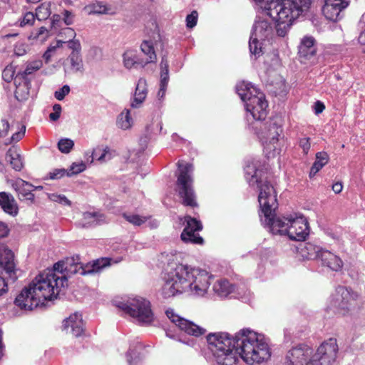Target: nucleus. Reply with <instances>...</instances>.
I'll return each mask as SVG.
<instances>
[{
  "label": "nucleus",
  "mask_w": 365,
  "mask_h": 365,
  "mask_svg": "<svg viewBox=\"0 0 365 365\" xmlns=\"http://www.w3.org/2000/svg\"><path fill=\"white\" fill-rule=\"evenodd\" d=\"M207 341L217 363L220 365H235L237 355L250 365L259 364L271 356L267 339L249 329L240 330L234 337L228 333L209 334Z\"/></svg>",
  "instance_id": "1"
},
{
  "label": "nucleus",
  "mask_w": 365,
  "mask_h": 365,
  "mask_svg": "<svg viewBox=\"0 0 365 365\" xmlns=\"http://www.w3.org/2000/svg\"><path fill=\"white\" fill-rule=\"evenodd\" d=\"M258 201L262 215V224L274 235H287L292 240L304 241L308 236L309 229L307 219L301 214L292 213L287 216L276 217L278 207L276 192L267 182L259 186Z\"/></svg>",
  "instance_id": "2"
},
{
  "label": "nucleus",
  "mask_w": 365,
  "mask_h": 365,
  "mask_svg": "<svg viewBox=\"0 0 365 365\" xmlns=\"http://www.w3.org/2000/svg\"><path fill=\"white\" fill-rule=\"evenodd\" d=\"M212 275L206 270L187 264H175L164 277L162 294L165 298L187 292L194 297H204L211 284Z\"/></svg>",
  "instance_id": "3"
},
{
  "label": "nucleus",
  "mask_w": 365,
  "mask_h": 365,
  "mask_svg": "<svg viewBox=\"0 0 365 365\" xmlns=\"http://www.w3.org/2000/svg\"><path fill=\"white\" fill-rule=\"evenodd\" d=\"M264 14L277 22L276 31L284 37L293 22L309 11L312 0H254Z\"/></svg>",
  "instance_id": "4"
},
{
  "label": "nucleus",
  "mask_w": 365,
  "mask_h": 365,
  "mask_svg": "<svg viewBox=\"0 0 365 365\" xmlns=\"http://www.w3.org/2000/svg\"><path fill=\"white\" fill-rule=\"evenodd\" d=\"M56 279L53 271L40 273L17 295L15 305L22 310L31 311L44 305L46 301L56 298Z\"/></svg>",
  "instance_id": "5"
},
{
  "label": "nucleus",
  "mask_w": 365,
  "mask_h": 365,
  "mask_svg": "<svg viewBox=\"0 0 365 365\" xmlns=\"http://www.w3.org/2000/svg\"><path fill=\"white\" fill-rule=\"evenodd\" d=\"M236 91L245 103L247 114H250L254 120L261 121L265 119L268 103L262 93L252 84L245 81L237 84ZM247 119L250 120L248 115Z\"/></svg>",
  "instance_id": "6"
},
{
  "label": "nucleus",
  "mask_w": 365,
  "mask_h": 365,
  "mask_svg": "<svg viewBox=\"0 0 365 365\" xmlns=\"http://www.w3.org/2000/svg\"><path fill=\"white\" fill-rule=\"evenodd\" d=\"M115 305L129 314L142 326L155 325V318L150 303L141 297H130L125 300L115 301Z\"/></svg>",
  "instance_id": "7"
},
{
  "label": "nucleus",
  "mask_w": 365,
  "mask_h": 365,
  "mask_svg": "<svg viewBox=\"0 0 365 365\" xmlns=\"http://www.w3.org/2000/svg\"><path fill=\"white\" fill-rule=\"evenodd\" d=\"M179 174L177 179V185L182 203L186 206L195 207L197 205L195 193L192 187L193 165L184 161L178 163Z\"/></svg>",
  "instance_id": "8"
},
{
  "label": "nucleus",
  "mask_w": 365,
  "mask_h": 365,
  "mask_svg": "<svg viewBox=\"0 0 365 365\" xmlns=\"http://www.w3.org/2000/svg\"><path fill=\"white\" fill-rule=\"evenodd\" d=\"M358 294L350 289L339 286L331 295L327 310L333 313L346 315L356 306Z\"/></svg>",
  "instance_id": "9"
},
{
  "label": "nucleus",
  "mask_w": 365,
  "mask_h": 365,
  "mask_svg": "<svg viewBox=\"0 0 365 365\" xmlns=\"http://www.w3.org/2000/svg\"><path fill=\"white\" fill-rule=\"evenodd\" d=\"M282 132V119L279 117L271 118L261 127V130L257 135L267 154L274 155L279 136Z\"/></svg>",
  "instance_id": "10"
},
{
  "label": "nucleus",
  "mask_w": 365,
  "mask_h": 365,
  "mask_svg": "<svg viewBox=\"0 0 365 365\" xmlns=\"http://www.w3.org/2000/svg\"><path fill=\"white\" fill-rule=\"evenodd\" d=\"M78 260V257H76V259L72 257L66 261L65 274L66 277L75 274L84 275L96 273L110 264V259L106 257L93 260L84 265L79 263Z\"/></svg>",
  "instance_id": "11"
},
{
  "label": "nucleus",
  "mask_w": 365,
  "mask_h": 365,
  "mask_svg": "<svg viewBox=\"0 0 365 365\" xmlns=\"http://www.w3.org/2000/svg\"><path fill=\"white\" fill-rule=\"evenodd\" d=\"M272 26L267 20L259 18L256 20L249 42L250 51L252 55L259 56L262 53V43L263 41L272 34Z\"/></svg>",
  "instance_id": "12"
},
{
  "label": "nucleus",
  "mask_w": 365,
  "mask_h": 365,
  "mask_svg": "<svg viewBox=\"0 0 365 365\" xmlns=\"http://www.w3.org/2000/svg\"><path fill=\"white\" fill-rule=\"evenodd\" d=\"M338 350L336 340L329 339L318 347L314 354H312L311 365H334Z\"/></svg>",
  "instance_id": "13"
},
{
  "label": "nucleus",
  "mask_w": 365,
  "mask_h": 365,
  "mask_svg": "<svg viewBox=\"0 0 365 365\" xmlns=\"http://www.w3.org/2000/svg\"><path fill=\"white\" fill-rule=\"evenodd\" d=\"M313 350L305 344H299L288 351L285 365H311Z\"/></svg>",
  "instance_id": "14"
},
{
  "label": "nucleus",
  "mask_w": 365,
  "mask_h": 365,
  "mask_svg": "<svg viewBox=\"0 0 365 365\" xmlns=\"http://www.w3.org/2000/svg\"><path fill=\"white\" fill-rule=\"evenodd\" d=\"M42 66V61L40 60L32 61L27 65L24 71L19 72L15 76L14 85L16 86V95L19 93H29L30 88V79L28 78V76L32 74L34 71L39 70Z\"/></svg>",
  "instance_id": "15"
},
{
  "label": "nucleus",
  "mask_w": 365,
  "mask_h": 365,
  "mask_svg": "<svg viewBox=\"0 0 365 365\" xmlns=\"http://www.w3.org/2000/svg\"><path fill=\"white\" fill-rule=\"evenodd\" d=\"M185 221L186 226L181 233V240L185 243L202 245L204 242L202 237L196 233L202 229L200 221L190 216L185 217Z\"/></svg>",
  "instance_id": "16"
},
{
  "label": "nucleus",
  "mask_w": 365,
  "mask_h": 365,
  "mask_svg": "<svg viewBox=\"0 0 365 365\" xmlns=\"http://www.w3.org/2000/svg\"><path fill=\"white\" fill-rule=\"evenodd\" d=\"M166 315L170 320L174 323L178 328L185 333L195 336H200L205 332V329L196 325L195 324L186 320L178 316L173 309H169L166 311Z\"/></svg>",
  "instance_id": "17"
},
{
  "label": "nucleus",
  "mask_w": 365,
  "mask_h": 365,
  "mask_svg": "<svg viewBox=\"0 0 365 365\" xmlns=\"http://www.w3.org/2000/svg\"><path fill=\"white\" fill-rule=\"evenodd\" d=\"M15 267L14 253L6 245L0 244V268L12 282L17 279Z\"/></svg>",
  "instance_id": "18"
},
{
  "label": "nucleus",
  "mask_w": 365,
  "mask_h": 365,
  "mask_svg": "<svg viewBox=\"0 0 365 365\" xmlns=\"http://www.w3.org/2000/svg\"><path fill=\"white\" fill-rule=\"evenodd\" d=\"M322 12L324 16L331 21H337L341 19V12L349 6L346 0H324Z\"/></svg>",
  "instance_id": "19"
},
{
  "label": "nucleus",
  "mask_w": 365,
  "mask_h": 365,
  "mask_svg": "<svg viewBox=\"0 0 365 365\" xmlns=\"http://www.w3.org/2000/svg\"><path fill=\"white\" fill-rule=\"evenodd\" d=\"M63 329L74 336H80L84 331L82 315L79 312L71 314L63 322Z\"/></svg>",
  "instance_id": "20"
},
{
  "label": "nucleus",
  "mask_w": 365,
  "mask_h": 365,
  "mask_svg": "<svg viewBox=\"0 0 365 365\" xmlns=\"http://www.w3.org/2000/svg\"><path fill=\"white\" fill-rule=\"evenodd\" d=\"M12 188L17 192L20 200H26L30 203L34 202V195L33 194V187L34 185L22 180L17 178L11 182Z\"/></svg>",
  "instance_id": "21"
},
{
  "label": "nucleus",
  "mask_w": 365,
  "mask_h": 365,
  "mask_svg": "<svg viewBox=\"0 0 365 365\" xmlns=\"http://www.w3.org/2000/svg\"><path fill=\"white\" fill-rule=\"evenodd\" d=\"M319 260L323 266L334 272L340 271L343 267L342 260L334 253L326 250L321 251Z\"/></svg>",
  "instance_id": "22"
},
{
  "label": "nucleus",
  "mask_w": 365,
  "mask_h": 365,
  "mask_svg": "<svg viewBox=\"0 0 365 365\" xmlns=\"http://www.w3.org/2000/svg\"><path fill=\"white\" fill-rule=\"evenodd\" d=\"M315 39L312 36H304L299 46V55L302 61L311 60L316 54Z\"/></svg>",
  "instance_id": "23"
},
{
  "label": "nucleus",
  "mask_w": 365,
  "mask_h": 365,
  "mask_svg": "<svg viewBox=\"0 0 365 365\" xmlns=\"http://www.w3.org/2000/svg\"><path fill=\"white\" fill-rule=\"evenodd\" d=\"M106 222V216L99 212H86L79 222L82 227H91Z\"/></svg>",
  "instance_id": "24"
},
{
  "label": "nucleus",
  "mask_w": 365,
  "mask_h": 365,
  "mask_svg": "<svg viewBox=\"0 0 365 365\" xmlns=\"http://www.w3.org/2000/svg\"><path fill=\"white\" fill-rule=\"evenodd\" d=\"M169 81L168 62L165 56L162 57L160 62V89L158 92L157 97L161 101L166 92L168 83Z\"/></svg>",
  "instance_id": "25"
},
{
  "label": "nucleus",
  "mask_w": 365,
  "mask_h": 365,
  "mask_svg": "<svg viewBox=\"0 0 365 365\" xmlns=\"http://www.w3.org/2000/svg\"><path fill=\"white\" fill-rule=\"evenodd\" d=\"M0 206L3 210L11 215H16L18 213V206L14 196L6 192H0Z\"/></svg>",
  "instance_id": "26"
},
{
  "label": "nucleus",
  "mask_w": 365,
  "mask_h": 365,
  "mask_svg": "<svg viewBox=\"0 0 365 365\" xmlns=\"http://www.w3.org/2000/svg\"><path fill=\"white\" fill-rule=\"evenodd\" d=\"M65 270H66V262L60 261L56 263L53 265V269H47L44 270L43 272H46L48 271H53L54 275L58 277V279H56L57 282V287L58 289L57 291V295L61 292V288L64 287V286L67 283V277L65 274Z\"/></svg>",
  "instance_id": "27"
},
{
  "label": "nucleus",
  "mask_w": 365,
  "mask_h": 365,
  "mask_svg": "<svg viewBox=\"0 0 365 365\" xmlns=\"http://www.w3.org/2000/svg\"><path fill=\"white\" fill-rule=\"evenodd\" d=\"M147 96L146 81L143 78H140L137 83L134 97L130 103L133 108H138L141 106Z\"/></svg>",
  "instance_id": "28"
},
{
  "label": "nucleus",
  "mask_w": 365,
  "mask_h": 365,
  "mask_svg": "<svg viewBox=\"0 0 365 365\" xmlns=\"http://www.w3.org/2000/svg\"><path fill=\"white\" fill-rule=\"evenodd\" d=\"M6 160L16 171H20L23 168L24 163L22 158L18 149L15 147L10 148L6 152Z\"/></svg>",
  "instance_id": "29"
},
{
  "label": "nucleus",
  "mask_w": 365,
  "mask_h": 365,
  "mask_svg": "<svg viewBox=\"0 0 365 365\" xmlns=\"http://www.w3.org/2000/svg\"><path fill=\"white\" fill-rule=\"evenodd\" d=\"M212 289L219 297H226L234 292L235 286L227 279H220L214 284Z\"/></svg>",
  "instance_id": "30"
},
{
  "label": "nucleus",
  "mask_w": 365,
  "mask_h": 365,
  "mask_svg": "<svg viewBox=\"0 0 365 365\" xmlns=\"http://www.w3.org/2000/svg\"><path fill=\"white\" fill-rule=\"evenodd\" d=\"M110 9L103 1H92L84 6L83 11L87 15L106 14L109 13Z\"/></svg>",
  "instance_id": "31"
},
{
  "label": "nucleus",
  "mask_w": 365,
  "mask_h": 365,
  "mask_svg": "<svg viewBox=\"0 0 365 365\" xmlns=\"http://www.w3.org/2000/svg\"><path fill=\"white\" fill-rule=\"evenodd\" d=\"M141 349L142 344L138 341L130 345L126 354V359L129 365H140L141 358L139 351Z\"/></svg>",
  "instance_id": "32"
},
{
  "label": "nucleus",
  "mask_w": 365,
  "mask_h": 365,
  "mask_svg": "<svg viewBox=\"0 0 365 365\" xmlns=\"http://www.w3.org/2000/svg\"><path fill=\"white\" fill-rule=\"evenodd\" d=\"M140 50L142 53L146 56V57L143 58V63L147 65L148 63L155 62L157 57L151 41H143L140 45Z\"/></svg>",
  "instance_id": "33"
},
{
  "label": "nucleus",
  "mask_w": 365,
  "mask_h": 365,
  "mask_svg": "<svg viewBox=\"0 0 365 365\" xmlns=\"http://www.w3.org/2000/svg\"><path fill=\"white\" fill-rule=\"evenodd\" d=\"M257 173V162L256 161L248 163L245 167V178L250 185L254 186L258 184Z\"/></svg>",
  "instance_id": "34"
},
{
  "label": "nucleus",
  "mask_w": 365,
  "mask_h": 365,
  "mask_svg": "<svg viewBox=\"0 0 365 365\" xmlns=\"http://www.w3.org/2000/svg\"><path fill=\"white\" fill-rule=\"evenodd\" d=\"M322 249L311 244L307 243L303 247L300 248V254L306 259H319Z\"/></svg>",
  "instance_id": "35"
},
{
  "label": "nucleus",
  "mask_w": 365,
  "mask_h": 365,
  "mask_svg": "<svg viewBox=\"0 0 365 365\" xmlns=\"http://www.w3.org/2000/svg\"><path fill=\"white\" fill-rule=\"evenodd\" d=\"M123 65L128 68L130 69L135 65H140L144 67L145 64L143 63V58H138L133 51H126L123 55Z\"/></svg>",
  "instance_id": "36"
},
{
  "label": "nucleus",
  "mask_w": 365,
  "mask_h": 365,
  "mask_svg": "<svg viewBox=\"0 0 365 365\" xmlns=\"http://www.w3.org/2000/svg\"><path fill=\"white\" fill-rule=\"evenodd\" d=\"M329 155L326 152H318L316 154V160L312 165L309 175L314 176L329 162Z\"/></svg>",
  "instance_id": "37"
},
{
  "label": "nucleus",
  "mask_w": 365,
  "mask_h": 365,
  "mask_svg": "<svg viewBox=\"0 0 365 365\" xmlns=\"http://www.w3.org/2000/svg\"><path fill=\"white\" fill-rule=\"evenodd\" d=\"M133 124V120L130 115L129 109H124L118 116L116 120L117 126L122 130L130 129Z\"/></svg>",
  "instance_id": "38"
},
{
  "label": "nucleus",
  "mask_w": 365,
  "mask_h": 365,
  "mask_svg": "<svg viewBox=\"0 0 365 365\" xmlns=\"http://www.w3.org/2000/svg\"><path fill=\"white\" fill-rule=\"evenodd\" d=\"M123 217L134 226H140L150 218V216H143L131 212L123 213Z\"/></svg>",
  "instance_id": "39"
},
{
  "label": "nucleus",
  "mask_w": 365,
  "mask_h": 365,
  "mask_svg": "<svg viewBox=\"0 0 365 365\" xmlns=\"http://www.w3.org/2000/svg\"><path fill=\"white\" fill-rule=\"evenodd\" d=\"M67 60L70 62V70L72 72L82 71L83 63L81 53H70Z\"/></svg>",
  "instance_id": "40"
},
{
  "label": "nucleus",
  "mask_w": 365,
  "mask_h": 365,
  "mask_svg": "<svg viewBox=\"0 0 365 365\" xmlns=\"http://www.w3.org/2000/svg\"><path fill=\"white\" fill-rule=\"evenodd\" d=\"M51 14V2H44L36 9L35 14L38 21H43L47 19Z\"/></svg>",
  "instance_id": "41"
},
{
  "label": "nucleus",
  "mask_w": 365,
  "mask_h": 365,
  "mask_svg": "<svg viewBox=\"0 0 365 365\" xmlns=\"http://www.w3.org/2000/svg\"><path fill=\"white\" fill-rule=\"evenodd\" d=\"M93 155L101 162H106L116 155V151L106 146L102 150V153L98 157H97V150L93 151Z\"/></svg>",
  "instance_id": "42"
},
{
  "label": "nucleus",
  "mask_w": 365,
  "mask_h": 365,
  "mask_svg": "<svg viewBox=\"0 0 365 365\" xmlns=\"http://www.w3.org/2000/svg\"><path fill=\"white\" fill-rule=\"evenodd\" d=\"M74 146V142L70 138H62L58 143V148L63 153H68Z\"/></svg>",
  "instance_id": "43"
},
{
  "label": "nucleus",
  "mask_w": 365,
  "mask_h": 365,
  "mask_svg": "<svg viewBox=\"0 0 365 365\" xmlns=\"http://www.w3.org/2000/svg\"><path fill=\"white\" fill-rule=\"evenodd\" d=\"M48 197L50 200L58 202L63 205L71 206V202L64 195L56 193L48 194Z\"/></svg>",
  "instance_id": "44"
},
{
  "label": "nucleus",
  "mask_w": 365,
  "mask_h": 365,
  "mask_svg": "<svg viewBox=\"0 0 365 365\" xmlns=\"http://www.w3.org/2000/svg\"><path fill=\"white\" fill-rule=\"evenodd\" d=\"M62 41H63V45L67 43L68 48L72 51L71 53H81V45L79 40L73 38Z\"/></svg>",
  "instance_id": "45"
},
{
  "label": "nucleus",
  "mask_w": 365,
  "mask_h": 365,
  "mask_svg": "<svg viewBox=\"0 0 365 365\" xmlns=\"http://www.w3.org/2000/svg\"><path fill=\"white\" fill-rule=\"evenodd\" d=\"M86 165L83 162L76 163H73L70 168L67 170V176L71 177L74 175H77L86 170Z\"/></svg>",
  "instance_id": "46"
},
{
  "label": "nucleus",
  "mask_w": 365,
  "mask_h": 365,
  "mask_svg": "<svg viewBox=\"0 0 365 365\" xmlns=\"http://www.w3.org/2000/svg\"><path fill=\"white\" fill-rule=\"evenodd\" d=\"M15 67L13 65H8L2 72V78L6 82L14 81Z\"/></svg>",
  "instance_id": "47"
},
{
  "label": "nucleus",
  "mask_w": 365,
  "mask_h": 365,
  "mask_svg": "<svg viewBox=\"0 0 365 365\" xmlns=\"http://www.w3.org/2000/svg\"><path fill=\"white\" fill-rule=\"evenodd\" d=\"M63 41L61 39L58 40L56 43V45L52 46L51 45L48 49L45 51V53L43 55V58H44L46 63H48L51 56L52 53H53L57 48H61L63 46Z\"/></svg>",
  "instance_id": "48"
},
{
  "label": "nucleus",
  "mask_w": 365,
  "mask_h": 365,
  "mask_svg": "<svg viewBox=\"0 0 365 365\" xmlns=\"http://www.w3.org/2000/svg\"><path fill=\"white\" fill-rule=\"evenodd\" d=\"M197 12L196 11H192L186 17V26L187 28L192 29L196 26L197 21Z\"/></svg>",
  "instance_id": "49"
},
{
  "label": "nucleus",
  "mask_w": 365,
  "mask_h": 365,
  "mask_svg": "<svg viewBox=\"0 0 365 365\" xmlns=\"http://www.w3.org/2000/svg\"><path fill=\"white\" fill-rule=\"evenodd\" d=\"M70 92V87L68 85H64L62 88L55 91L54 96L58 101L64 99Z\"/></svg>",
  "instance_id": "50"
},
{
  "label": "nucleus",
  "mask_w": 365,
  "mask_h": 365,
  "mask_svg": "<svg viewBox=\"0 0 365 365\" xmlns=\"http://www.w3.org/2000/svg\"><path fill=\"white\" fill-rule=\"evenodd\" d=\"M299 145L302 149L304 154L307 155L310 149V138L308 137L301 138L299 140Z\"/></svg>",
  "instance_id": "51"
},
{
  "label": "nucleus",
  "mask_w": 365,
  "mask_h": 365,
  "mask_svg": "<svg viewBox=\"0 0 365 365\" xmlns=\"http://www.w3.org/2000/svg\"><path fill=\"white\" fill-rule=\"evenodd\" d=\"M36 14H34L32 12H26L24 17L22 21H21L20 25L21 26H26V25H32L33 23L35 21Z\"/></svg>",
  "instance_id": "52"
},
{
  "label": "nucleus",
  "mask_w": 365,
  "mask_h": 365,
  "mask_svg": "<svg viewBox=\"0 0 365 365\" xmlns=\"http://www.w3.org/2000/svg\"><path fill=\"white\" fill-rule=\"evenodd\" d=\"M10 124L6 118L0 120V137H5L9 132Z\"/></svg>",
  "instance_id": "53"
},
{
  "label": "nucleus",
  "mask_w": 365,
  "mask_h": 365,
  "mask_svg": "<svg viewBox=\"0 0 365 365\" xmlns=\"http://www.w3.org/2000/svg\"><path fill=\"white\" fill-rule=\"evenodd\" d=\"M67 170L63 168L56 169L53 171L49 173V178L52 180L59 179L65 175H67Z\"/></svg>",
  "instance_id": "54"
},
{
  "label": "nucleus",
  "mask_w": 365,
  "mask_h": 365,
  "mask_svg": "<svg viewBox=\"0 0 365 365\" xmlns=\"http://www.w3.org/2000/svg\"><path fill=\"white\" fill-rule=\"evenodd\" d=\"M26 127L23 125L19 131L14 133L9 140V143L19 141L25 135Z\"/></svg>",
  "instance_id": "55"
},
{
  "label": "nucleus",
  "mask_w": 365,
  "mask_h": 365,
  "mask_svg": "<svg viewBox=\"0 0 365 365\" xmlns=\"http://www.w3.org/2000/svg\"><path fill=\"white\" fill-rule=\"evenodd\" d=\"M60 35L61 36L64 35L66 38L73 39L75 38L76 34L72 28L67 27L62 30Z\"/></svg>",
  "instance_id": "56"
},
{
  "label": "nucleus",
  "mask_w": 365,
  "mask_h": 365,
  "mask_svg": "<svg viewBox=\"0 0 365 365\" xmlns=\"http://www.w3.org/2000/svg\"><path fill=\"white\" fill-rule=\"evenodd\" d=\"M74 15L69 11L65 10L63 12V21L67 25H71L73 23Z\"/></svg>",
  "instance_id": "57"
},
{
  "label": "nucleus",
  "mask_w": 365,
  "mask_h": 365,
  "mask_svg": "<svg viewBox=\"0 0 365 365\" xmlns=\"http://www.w3.org/2000/svg\"><path fill=\"white\" fill-rule=\"evenodd\" d=\"M8 291V282H6L5 277L0 276V297L5 294Z\"/></svg>",
  "instance_id": "58"
},
{
  "label": "nucleus",
  "mask_w": 365,
  "mask_h": 365,
  "mask_svg": "<svg viewBox=\"0 0 365 365\" xmlns=\"http://www.w3.org/2000/svg\"><path fill=\"white\" fill-rule=\"evenodd\" d=\"M9 233V229L7 224L3 222H0V238H4L8 236Z\"/></svg>",
  "instance_id": "59"
},
{
  "label": "nucleus",
  "mask_w": 365,
  "mask_h": 365,
  "mask_svg": "<svg viewBox=\"0 0 365 365\" xmlns=\"http://www.w3.org/2000/svg\"><path fill=\"white\" fill-rule=\"evenodd\" d=\"M314 108L315 113L319 114L324 110L325 106L323 103H322L320 101H317L314 103Z\"/></svg>",
  "instance_id": "60"
},
{
  "label": "nucleus",
  "mask_w": 365,
  "mask_h": 365,
  "mask_svg": "<svg viewBox=\"0 0 365 365\" xmlns=\"http://www.w3.org/2000/svg\"><path fill=\"white\" fill-rule=\"evenodd\" d=\"M342 188H343V185H342L341 182H337L332 185V190L336 194L340 193L342 190Z\"/></svg>",
  "instance_id": "61"
},
{
  "label": "nucleus",
  "mask_w": 365,
  "mask_h": 365,
  "mask_svg": "<svg viewBox=\"0 0 365 365\" xmlns=\"http://www.w3.org/2000/svg\"><path fill=\"white\" fill-rule=\"evenodd\" d=\"M43 35L44 36H47L48 30L45 27H41L38 31V33L35 35L34 38H39L40 36Z\"/></svg>",
  "instance_id": "62"
},
{
  "label": "nucleus",
  "mask_w": 365,
  "mask_h": 365,
  "mask_svg": "<svg viewBox=\"0 0 365 365\" xmlns=\"http://www.w3.org/2000/svg\"><path fill=\"white\" fill-rule=\"evenodd\" d=\"M60 115H61V114H58L56 112H53L49 114V118L52 121H56L60 118Z\"/></svg>",
  "instance_id": "63"
},
{
  "label": "nucleus",
  "mask_w": 365,
  "mask_h": 365,
  "mask_svg": "<svg viewBox=\"0 0 365 365\" xmlns=\"http://www.w3.org/2000/svg\"><path fill=\"white\" fill-rule=\"evenodd\" d=\"M359 42L361 44L365 45V29L360 34L359 36Z\"/></svg>",
  "instance_id": "64"
}]
</instances>
